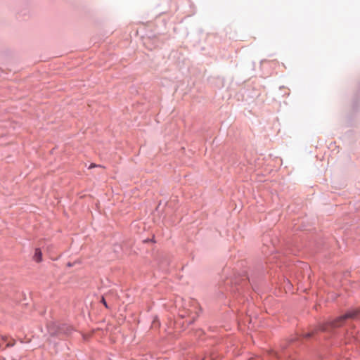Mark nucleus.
<instances>
[{
	"mask_svg": "<svg viewBox=\"0 0 360 360\" xmlns=\"http://www.w3.org/2000/svg\"><path fill=\"white\" fill-rule=\"evenodd\" d=\"M266 272V270L261 263L254 268L251 276H247L245 278H227L220 284V289L216 294L217 298L219 300H224L223 304L226 305L229 303V301H226L229 293L233 296H245V292L250 288L256 291L257 282L264 278Z\"/></svg>",
	"mask_w": 360,
	"mask_h": 360,
	"instance_id": "2",
	"label": "nucleus"
},
{
	"mask_svg": "<svg viewBox=\"0 0 360 360\" xmlns=\"http://www.w3.org/2000/svg\"><path fill=\"white\" fill-rule=\"evenodd\" d=\"M122 250V246L120 244H115L114 245V251L116 252H119L120 251Z\"/></svg>",
	"mask_w": 360,
	"mask_h": 360,
	"instance_id": "11",
	"label": "nucleus"
},
{
	"mask_svg": "<svg viewBox=\"0 0 360 360\" xmlns=\"http://www.w3.org/2000/svg\"><path fill=\"white\" fill-rule=\"evenodd\" d=\"M100 302H101V304H103V306H104L106 309H110V306H109V305H108V304L107 303V302H106V300H105V299L104 296H101Z\"/></svg>",
	"mask_w": 360,
	"mask_h": 360,
	"instance_id": "10",
	"label": "nucleus"
},
{
	"mask_svg": "<svg viewBox=\"0 0 360 360\" xmlns=\"http://www.w3.org/2000/svg\"><path fill=\"white\" fill-rule=\"evenodd\" d=\"M15 340L13 338H9L7 336L0 337V345H5L6 347H12L15 345Z\"/></svg>",
	"mask_w": 360,
	"mask_h": 360,
	"instance_id": "6",
	"label": "nucleus"
},
{
	"mask_svg": "<svg viewBox=\"0 0 360 360\" xmlns=\"http://www.w3.org/2000/svg\"><path fill=\"white\" fill-rule=\"evenodd\" d=\"M142 243L143 244H155V243H156L155 235L153 234L151 238H147L143 239Z\"/></svg>",
	"mask_w": 360,
	"mask_h": 360,
	"instance_id": "8",
	"label": "nucleus"
},
{
	"mask_svg": "<svg viewBox=\"0 0 360 360\" xmlns=\"http://www.w3.org/2000/svg\"><path fill=\"white\" fill-rule=\"evenodd\" d=\"M67 266H69V267H72L73 266V264L71 262H68L67 264Z\"/></svg>",
	"mask_w": 360,
	"mask_h": 360,
	"instance_id": "14",
	"label": "nucleus"
},
{
	"mask_svg": "<svg viewBox=\"0 0 360 360\" xmlns=\"http://www.w3.org/2000/svg\"><path fill=\"white\" fill-rule=\"evenodd\" d=\"M32 259L37 263H41L43 261V253L40 248L34 249Z\"/></svg>",
	"mask_w": 360,
	"mask_h": 360,
	"instance_id": "7",
	"label": "nucleus"
},
{
	"mask_svg": "<svg viewBox=\"0 0 360 360\" xmlns=\"http://www.w3.org/2000/svg\"><path fill=\"white\" fill-rule=\"evenodd\" d=\"M187 316L186 314H179L180 319L179 321H183L182 320Z\"/></svg>",
	"mask_w": 360,
	"mask_h": 360,
	"instance_id": "12",
	"label": "nucleus"
},
{
	"mask_svg": "<svg viewBox=\"0 0 360 360\" xmlns=\"http://www.w3.org/2000/svg\"><path fill=\"white\" fill-rule=\"evenodd\" d=\"M12 360H16V359H12Z\"/></svg>",
	"mask_w": 360,
	"mask_h": 360,
	"instance_id": "15",
	"label": "nucleus"
},
{
	"mask_svg": "<svg viewBox=\"0 0 360 360\" xmlns=\"http://www.w3.org/2000/svg\"><path fill=\"white\" fill-rule=\"evenodd\" d=\"M201 360H217V356L212 354H206Z\"/></svg>",
	"mask_w": 360,
	"mask_h": 360,
	"instance_id": "9",
	"label": "nucleus"
},
{
	"mask_svg": "<svg viewBox=\"0 0 360 360\" xmlns=\"http://www.w3.org/2000/svg\"><path fill=\"white\" fill-rule=\"evenodd\" d=\"M47 330L51 337L59 339L68 337L75 331L74 327L70 324L54 321L47 324Z\"/></svg>",
	"mask_w": 360,
	"mask_h": 360,
	"instance_id": "3",
	"label": "nucleus"
},
{
	"mask_svg": "<svg viewBox=\"0 0 360 360\" xmlns=\"http://www.w3.org/2000/svg\"><path fill=\"white\" fill-rule=\"evenodd\" d=\"M99 165H97L96 164H91V166H90V168H93V167H98Z\"/></svg>",
	"mask_w": 360,
	"mask_h": 360,
	"instance_id": "13",
	"label": "nucleus"
},
{
	"mask_svg": "<svg viewBox=\"0 0 360 360\" xmlns=\"http://www.w3.org/2000/svg\"><path fill=\"white\" fill-rule=\"evenodd\" d=\"M360 321V308H351L337 318L328 321L319 326L318 331L305 332L302 335L292 338L288 347L293 350L295 347L302 344L304 341L315 340L321 341L322 339L332 338H343L349 335V330H352L351 336L355 339L359 333L356 331V326L353 321Z\"/></svg>",
	"mask_w": 360,
	"mask_h": 360,
	"instance_id": "1",
	"label": "nucleus"
},
{
	"mask_svg": "<svg viewBox=\"0 0 360 360\" xmlns=\"http://www.w3.org/2000/svg\"><path fill=\"white\" fill-rule=\"evenodd\" d=\"M352 108L354 111H356L359 110L360 106V82L358 86V90L355 93L353 98H352Z\"/></svg>",
	"mask_w": 360,
	"mask_h": 360,
	"instance_id": "5",
	"label": "nucleus"
},
{
	"mask_svg": "<svg viewBox=\"0 0 360 360\" xmlns=\"http://www.w3.org/2000/svg\"><path fill=\"white\" fill-rule=\"evenodd\" d=\"M200 311H201V309H200L199 312H195V315L194 316H193L189 321H186V322L176 321V324H179V326H181V327L182 328L183 330H185L189 326L193 325L195 322L196 319L199 316V314Z\"/></svg>",
	"mask_w": 360,
	"mask_h": 360,
	"instance_id": "4",
	"label": "nucleus"
}]
</instances>
